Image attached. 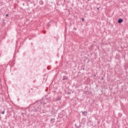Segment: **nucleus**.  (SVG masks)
<instances>
[{
  "mask_svg": "<svg viewBox=\"0 0 128 128\" xmlns=\"http://www.w3.org/2000/svg\"><path fill=\"white\" fill-rule=\"evenodd\" d=\"M62 80H64V82L68 80V77L66 76H62Z\"/></svg>",
  "mask_w": 128,
  "mask_h": 128,
  "instance_id": "nucleus-1",
  "label": "nucleus"
},
{
  "mask_svg": "<svg viewBox=\"0 0 128 128\" xmlns=\"http://www.w3.org/2000/svg\"><path fill=\"white\" fill-rule=\"evenodd\" d=\"M124 22V20L122 18H119L118 20V24H122Z\"/></svg>",
  "mask_w": 128,
  "mask_h": 128,
  "instance_id": "nucleus-2",
  "label": "nucleus"
},
{
  "mask_svg": "<svg viewBox=\"0 0 128 128\" xmlns=\"http://www.w3.org/2000/svg\"><path fill=\"white\" fill-rule=\"evenodd\" d=\"M88 114V112L84 111L82 112V114H84V116H86V114Z\"/></svg>",
  "mask_w": 128,
  "mask_h": 128,
  "instance_id": "nucleus-3",
  "label": "nucleus"
},
{
  "mask_svg": "<svg viewBox=\"0 0 128 128\" xmlns=\"http://www.w3.org/2000/svg\"><path fill=\"white\" fill-rule=\"evenodd\" d=\"M40 4H44V1L42 0H41L39 2Z\"/></svg>",
  "mask_w": 128,
  "mask_h": 128,
  "instance_id": "nucleus-4",
  "label": "nucleus"
},
{
  "mask_svg": "<svg viewBox=\"0 0 128 128\" xmlns=\"http://www.w3.org/2000/svg\"><path fill=\"white\" fill-rule=\"evenodd\" d=\"M2 24H6V22H4V19H3L2 20Z\"/></svg>",
  "mask_w": 128,
  "mask_h": 128,
  "instance_id": "nucleus-5",
  "label": "nucleus"
},
{
  "mask_svg": "<svg viewBox=\"0 0 128 128\" xmlns=\"http://www.w3.org/2000/svg\"><path fill=\"white\" fill-rule=\"evenodd\" d=\"M82 22H84V18H82Z\"/></svg>",
  "mask_w": 128,
  "mask_h": 128,
  "instance_id": "nucleus-6",
  "label": "nucleus"
},
{
  "mask_svg": "<svg viewBox=\"0 0 128 128\" xmlns=\"http://www.w3.org/2000/svg\"><path fill=\"white\" fill-rule=\"evenodd\" d=\"M2 114H4V110L2 112Z\"/></svg>",
  "mask_w": 128,
  "mask_h": 128,
  "instance_id": "nucleus-7",
  "label": "nucleus"
},
{
  "mask_svg": "<svg viewBox=\"0 0 128 128\" xmlns=\"http://www.w3.org/2000/svg\"><path fill=\"white\" fill-rule=\"evenodd\" d=\"M86 94H90V92H88V91H87V92H86Z\"/></svg>",
  "mask_w": 128,
  "mask_h": 128,
  "instance_id": "nucleus-8",
  "label": "nucleus"
},
{
  "mask_svg": "<svg viewBox=\"0 0 128 128\" xmlns=\"http://www.w3.org/2000/svg\"><path fill=\"white\" fill-rule=\"evenodd\" d=\"M60 100V98H58L57 99V100Z\"/></svg>",
  "mask_w": 128,
  "mask_h": 128,
  "instance_id": "nucleus-9",
  "label": "nucleus"
},
{
  "mask_svg": "<svg viewBox=\"0 0 128 128\" xmlns=\"http://www.w3.org/2000/svg\"><path fill=\"white\" fill-rule=\"evenodd\" d=\"M6 16H8V14H6Z\"/></svg>",
  "mask_w": 128,
  "mask_h": 128,
  "instance_id": "nucleus-10",
  "label": "nucleus"
},
{
  "mask_svg": "<svg viewBox=\"0 0 128 128\" xmlns=\"http://www.w3.org/2000/svg\"><path fill=\"white\" fill-rule=\"evenodd\" d=\"M102 80H104V77H102Z\"/></svg>",
  "mask_w": 128,
  "mask_h": 128,
  "instance_id": "nucleus-11",
  "label": "nucleus"
},
{
  "mask_svg": "<svg viewBox=\"0 0 128 128\" xmlns=\"http://www.w3.org/2000/svg\"><path fill=\"white\" fill-rule=\"evenodd\" d=\"M68 94H70V92H68Z\"/></svg>",
  "mask_w": 128,
  "mask_h": 128,
  "instance_id": "nucleus-12",
  "label": "nucleus"
},
{
  "mask_svg": "<svg viewBox=\"0 0 128 128\" xmlns=\"http://www.w3.org/2000/svg\"><path fill=\"white\" fill-rule=\"evenodd\" d=\"M97 10H100V8H98Z\"/></svg>",
  "mask_w": 128,
  "mask_h": 128,
  "instance_id": "nucleus-13",
  "label": "nucleus"
},
{
  "mask_svg": "<svg viewBox=\"0 0 128 128\" xmlns=\"http://www.w3.org/2000/svg\"><path fill=\"white\" fill-rule=\"evenodd\" d=\"M88 62H90V60H88Z\"/></svg>",
  "mask_w": 128,
  "mask_h": 128,
  "instance_id": "nucleus-14",
  "label": "nucleus"
},
{
  "mask_svg": "<svg viewBox=\"0 0 128 128\" xmlns=\"http://www.w3.org/2000/svg\"><path fill=\"white\" fill-rule=\"evenodd\" d=\"M44 34H46V31H44Z\"/></svg>",
  "mask_w": 128,
  "mask_h": 128,
  "instance_id": "nucleus-15",
  "label": "nucleus"
},
{
  "mask_svg": "<svg viewBox=\"0 0 128 128\" xmlns=\"http://www.w3.org/2000/svg\"><path fill=\"white\" fill-rule=\"evenodd\" d=\"M83 70H84V68H83Z\"/></svg>",
  "mask_w": 128,
  "mask_h": 128,
  "instance_id": "nucleus-16",
  "label": "nucleus"
},
{
  "mask_svg": "<svg viewBox=\"0 0 128 128\" xmlns=\"http://www.w3.org/2000/svg\"><path fill=\"white\" fill-rule=\"evenodd\" d=\"M86 88H88V87H86Z\"/></svg>",
  "mask_w": 128,
  "mask_h": 128,
  "instance_id": "nucleus-17",
  "label": "nucleus"
}]
</instances>
